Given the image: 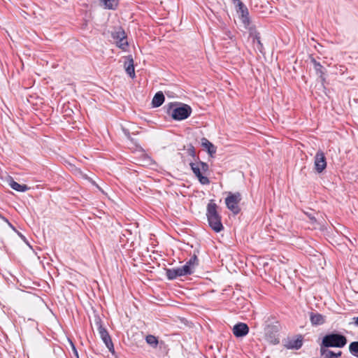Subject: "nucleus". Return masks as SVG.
<instances>
[{"label":"nucleus","mask_w":358,"mask_h":358,"mask_svg":"<svg viewBox=\"0 0 358 358\" xmlns=\"http://www.w3.org/2000/svg\"><path fill=\"white\" fill-rule=\"evenodd\" d=\"M314 164L315 171L319 173H322L326 169L327 160L322 150H319L316 152Z\"/></svg>","instance_id":"nucleus-9"},{"label":"nucleus","mask_w":358,"mask_h":358,"mask_svg":"<svg viewBox=\"0 0 358 358\" xmlns=\"http://www.w3.org/2000/svg\"><path fill=\"white\" fill-rule=\"evenodd\" d=\"M238 12L241 13V20L242 22L245 25H249L250 24V17H249V12L246 6L243 4V2H240L238 6Z\"/></svg>","instance_id":"nucleus-12"},{"label":"nucleus","mask_w":358,"mask_h":358,"mask_svg":"<svg viewBox=\"0 0 358 358\" xmlns=\"http://www.w3.org/2000/svg\"><path fill=\"white\" fill-rule=\"evenodd\" d=\"M242 199L240 192L232 193L229 192L228 196L225 198L227 208L234 215H238L241 211L239 203Z\"/></svg>","instance_id":"nucleus-6"},{"label":"nucleus","mask_w":358,"mask_h":358,"mask_svg":"<svg viewBox=\"0 0 358 358\" xmlns=\"http://www.w3.org/2000/svg\"><path fill=\"white\" fill-rule=\"evenodd\" d=\"M278 325H267L265 328L266 339L272 344H278L280 342L278 338Z\"/></svg>","instance_id":"nucleus-8"},{"label":"nucleus","mask_w":358,"mask_h":358,"mask_svg":"<svg viewBox=\"0 0 358 358\" xmlns=\"http://www.w3.org/2000/svg\"><path fill=\"white\" fill-rule=\"evenodd\" d=\"M206 217L208 224L213 231L218 233L224 229L222 217L217 212V205L213 200H210L207 205Z\"/></svg>","instance_id":"nucleus-1"},{"label":"nucleus","mask_w":358,"mask_h":358,"mask_svg":"<svg viewBox=\"0 0 358 358\" xmlns=\"http://www.w3.org/2000/svg\"><path fill=\"white\" fill-rule=\"evenodd\" d=\"M306 215H308V217L310 218V220L313 222H316V219L314 216H313L310 213L308 214V213H306Z\"/></svg>","instance_id":"nucleus-28"},{"label":"nucleus","mask_w":358,"mask_h":358,"mask_svg":"<svg viewBox=\"0 0 358 358\" xmlns=\"http://www.w3.org/2000/svg\"><path fill=\"white\" fill-rule=\"evenodd\" d=\"M189 166L199 182L202 185H208L210 180L203 174L206 173L209 169L208 164L203 162H190Z\"/></svg>","instance_id":"nucleus-4"},{"label":"nucleus","mask_w":358,"mask_h":358,"mask_svg":"<svg viewBox=\"0 0 358 358\" xmlns=\"http://www.w3.org/2000/svg\"><path fill=\"white\" fill-rule=\"evenodd\" d=\"M303 336L298 335L296 338H288L285 341L284 346L287 349L299 350L303 345Z\"/></svg>","instance_id":"nucleus-10"},{"label":"nucleus","mask_w":358,"mask_h":358,"mask_svg":"<svg viewBox=\"0 0 358 358\" xmlns=\"http://www.w3.org/2000/svg\"><path fill=\"white\" fill-rule=\"evenodd\" d=\"M112 37L115 40L117 47L125 50L128 47V42L124 31L119 27L117 30L112 32Z\"/></svg>","instance_id":"nucleus-7"},{"label":"nucleus","mask_w":358,"mask_h":358,"mask_svg":"<svg viewBox=\"0 0 358 358\" xmlns=\"http://www.w3.org/2000/svg\"><path fill=\"white\" fill-rule=\"evenodd\" d=\"M8 224L10 226V228H12L13 230L15 231V227L13 226V224L8 221V222H7Z\"/></svg>","instance_id":"nucleus-33"},{"label":"nucleus","mask_w":358,"mask_h":358,"mask_svg":"<svg viewBox=\"0 0 358 358\" xmlns=\"http://www.w3.org/2000/svg\"><path fill=\"white\" fill-rule=\"evenodd\" d=\"M311 62L313 64L314 69L316 71V73L319 76L320 78L321 79L322 83H323L325 82V69L323 67V66L320 63L317 62L315 58H311Z\"/></svg>","instance_id":"nucleus-14"},{"label":"nucleus","mask_w":358,"mask_h":358,"mask_svg":"<svg viewBox=\"0 0 358 358\" xmlns=\"http://www.w3.org/2000/svg\"><path fill=\"white\" fill-rule=\"evenodd\" d=\"M249 332V327L245 323L239 322L234 326L233 334L236 337H243Z\"/></svg>","instance_id":"nucleus-11"},{"label":"nucleus","mask_w":358,"mask_h":358,"mask_svg":"<svg viewBox=\"0 0 358 358\" xmlns=\"http://www.w3.org/2000/svg\"><path fill=\"white\" fill-rule=\"evenodd\" d=\"M106 8L115 10L117 6V0H100Z\"/></svg>","instance_id":"nucleus-21"},{"label":"nucleus","mask_w":358,"mask_h":358,"mask_svg":"<svg viewBox=\"0 0 358 358\" xmlns=\"http://www.w3.org/2000/svg\"><path fill=\"white\" fill-rule=\"evenodd\" d=\"M321 355L324 356L323 358H338L342 355L341 351L334 352L324 348H320Z\"/></svg>","instance_id":"nucleus-15"},{"label":"nucleus","mask_w":358,"mask_h":358,"mask_svg":"<svg viewBox=\"0 0 358 358\" xmlns=\"http://www.w3.org/2000/svg\"><path fill=\"white\" fill-rule=\"evenodd\" d=\"M310 320L313 325H320L324 322V317L319 313H310Z\"/></svg>","instance_id":"nucleus-18"},{"label":"nucleus","mask_w":358,"mask_h":358,"mask_svg":"<svg viewBox=\"0 0 358 358\" xmlns=\"http://www.w3.org/2000/svg\"><path fill=\"white\" fill-rule=\"evenodd\" d=\"M253 41H254V43L257 42V48L259 49V50L260 52H262V50L263 48V44L261 42L259 33H255V35L253 36Z\"/></svg>","instance_id":"nucleus-26"},{"label":"nucleus","mask_w":358,"mask_h":358,"mask_svg":"<svg viewBox=\"0 0 358 358\" xmlns=\"http://www.w3.org/2000/svg\"><path fill=\"white\" fill-rule=\"evenodd\" d=\"M124 66L127 73L131 78H134L135 77V71L134 66V59L131 55H129L127 57V60L124 62Z\"/></svg>","instance_id":"nucleus-13"},{"label":"nucleus","mask_w":358,"mask_h":358,"mask_svg":"<svg viewBox=\"0 0 358 358\" xmlns=\"http://www.w3.org/2000/svg\"><path fill=\"white\" fill-rule=\"evenodd\" d=\"M0 218L4 220L6 222H8V220L0 214Z\"/></svg>","instance_id":"nucleus-31"},{"label":"nucleus","mask_w":358,"mask_h":358,"mask_svg":"<svg viewBox=\"0 0 358 358\" xmlns=\"http://www.w3.org/2000/svg\"><path fill=\"white\" fill-rule=\"evenodd\" d=\"M355 319H356V320H355V324H356V325H357V326H358V317H356Z\"/></svg>","instance_id":"nucleus-35"},{"label":"nucleus","mask_w":358,"mask_h":358,"mask_svg":"<svg viewBox=\"0 0 358 358\" xmlns=\"http://www.w3.org/2000/svg\"><path fill=\"white\" fill-rule=\"evenodd\" d=\"M201 145L203 148H206L207 149V151L208 152L210 155H213V154H215L216 152V148L214 146V145L210 143L208 139H206V138H203L201 139Z\"/></svg>","instance_id":"nucleus-20"},{"label":"nucleus","mask_w":358,"mask_h":358,"mask_svg":"<svg viewBox=\"0 0 358 358\" xmlns=\"http://www.w3.org/2000/svg\"><path fill=\"white\" fill-rule=\"evenodd\" d=\"M17 234L22 239H25V237L22 234H20V232H18Z\"/></svg>","instance_id":"nucleus-34"},{"label":"nucleus","mask_w":358,"mask_h":358,"mask_svg":"<svg viewBox=\"0 0 358 358\" xmlns=\"http://www.w3.org/2000/svg\"><path fill=\"white\" fill-rule=\"evenodd\" d=\"M8 224L10 226V228H12L13 230L15 231V227L13 226V224L8 221V222H7Z\"/></svg>","instance_id":"nucleus-32"},{"label":"nucleus","mask_w":358,"mask_h":358,"mask_svg":"<svg viewBox=\"0 0 358 358\" xmlns=\"http://www.w3.org/2000/svg\"><path fill=\"white\" fill-rule=\"evenodd\" d=\"M349 352L354 357H358V341H353L349 345Z\"/></svg>","instance_id":"nucleus-22"},{"label":"nucleus","mask_w":358,"mask_h":358,"mask_svg":"<svg viewBox=\"0 0 358 358\" xmlns=\"http://www.w3.org/2000/svg\"><path fill=\"white\" fill-rule=\"evenodd\" d=\"M186 264L194 271L195 267L198 265V259L196 255H194L192 256Z\"/></svg>","instance_id":"nucleus-24"},{"label":"nucleus","mask_w":358,"mask_h":358,"mask_svg":"<svg viewBox=\"0 0 358 358\" xmlns=\"http://www.w3.org/2000/svg\"><path fill=\"white\" fill-rule=\"evenodd\" d=\"M167 113L174 120L180 121L188 118L192 113V108L185 103H171L167 108Z\"/></svg>","instance_id":"nucleus-2"},{"label":"nucleus","mask_w":358,"mask_h":358,"mask_svg":"<svg viewBox=\"0 0 358 358\" xmlns=\"http://www.w3.org/2000/svg\"><path fill=\"white\" fill-rule=\"evenodd\" d=\"M166 275L169 280H174L178 277L184 276L180 267L176 268H166Z\"/></svg>","instance_id":"nucleus-16"},{"label":"nucleus","mask_w":358,"mask_h":358,"mask_svg":"<svg viewBox=\"0 0 358 358\" xmlns=\"http://www.w3.org/2000/svg\"><path fill=\"white\" fill-rule=\"evenodd\" d=\"M180 268L182 271L183 275H191L192 273H194V270L191 267H189V266H188L187 264L180 267Z\"/></svg>","instance_id":"nucleus-25"},{"label":"nucleus","mask_w":358,"mask_h":358,"mask_svg":"<svg viewBox=\"0 0 358 358\" xmlns=\"http://www.w3.org/2000/svg\"><path fill=\"white\" fill-rule=\"evenodd\" d=\"M232 1L234 4H236L237 6L239 5V3L241 2L240 0H232Z\"/></svg>","instance_id":"nucleus-30"},{"label":"nucleus","mask_w":358,"mask_h":358,"mask_svg":"<svg viewBox=\"0 0 358 358\" xmlns=\"http://www.w3.org/2000/svg\"><path fill=\"white\" fill-rule=\"evenodd\" d=\"M187 152L190 156L193 157H195V150L193 146H191L189 148H188Z\"/></svg>","instance_id":"nucleus-27"},{"label":"nucleus","mask_w":358,"mask_h":358,"mask_svg":"<svg viewBox=\"0 0 358 358\" xmlns=\"http://www.w3.org/2000/svg\"><path fill=\"white\" fill-rule=\"evenodd\" d=\"M9 185L12 189L20 192H24L29 189V187L26 185H20L15 182L12 178L9 179Z\"/></svg>","instance_id":"nucleus-17"},{"label":"nucleus","mask_w":358,"mask_h":358,"mask_svg":"<svg viewBox=\"0 0 358 358\" xmlns=\"http://www.w3.org/2000/svg\"><path fill=\"white\" fill-rule=\"evenodd\" d=\"M77 171H78V172L79 173L82 174V172H81V171H80V169H78Z\"/></svg>","instance_id":"nucleus-36"},{"label":"nucleus","mask_w":358,"mask_h":358,"mask_svg":"<svg viewBox=\"0 0 358 358\" xmlns=\"http://www.w3.org/2000/svg\"><path fill=\"white\" fill-rule=\"evenodd\" d=\"M164 101V95L162 92H157L152 101V104L154 107H159L163 104Z\"/></svg>","instance_id":"nucleus-19"},{"label":"nucleus","mask_w":358,"mask_h":358,"mask_svg":"<svg viewBox=\"0 0 358 358\" xmlns=\"http://www.w3.org/2000/svg\"><path fill=\"white\" fill-rule=\"evenodd\" d=\"M146 342L152 347H157L158 344V340L157 337L153 335H148L145 338Z\"/></svg>","instance_id":"nucleus-23"},{"label":"nucleus","mask_w":358,"mask_h":358,"mask_svg":"<svg viewBox=\"0 0 358 358\" xmlns=\"http://www.w3.org/2000/svg\"><path fill=\"white\" fill-rule=\"evenodd\" d=\"M348 343L346 336L339 333H329L326 334L322 340L320 348L328 349L329 348H342Z\"/></svg>","instance_id":"nucleus-3"},{"label":"nucleus","mask_w":358,"mask_h":358,"mask_svg":"<svg viewBox=\"0 0 358 358\" xmlns=\"http://www.w3.org/2000/svg\"><path fill=\"white\" fill-rule=\"evenodd\" d=\"M72 348H73V351L74 355L76 356L77 358H78V351H77L76 347L73 344H72Z\"/></svg>","instance_id":"nucleus-29"},{"label":"nucleus","mask_w":358,"mask_h":358,"mask_svg":"<svg viewBox=\"0 0 358 358\" xmlns=\"http://www.w3.org/2000/svg\"><path fill=\"white\" fill-rule=\"evenodd\" d=\"M94 324L97 328L100 337L103 342L105 343L106 346L108 349V350L113 353L114 352V346L112 342L111 338L106 329L102 325V322L101 318L99 316H96L94 318Z\"/></svg>","instance_id":"nucleus-5"}]
</instances>
